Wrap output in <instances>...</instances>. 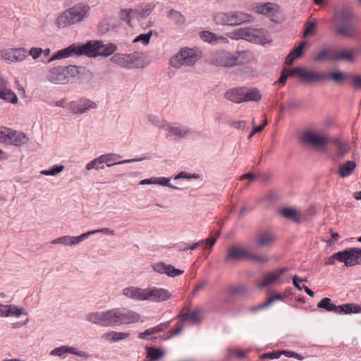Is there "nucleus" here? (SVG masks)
<instances>
[{
    "label": "nucleus",
    "mask_w": 361,
    "mask_h": 361,
    "mask_svg": "<svg viewBox=\"0 0 361 361\" xmlns=\"http://www.w3.org/2000/svg\"><path fill=\"white\" fill-rule=\"evenodd\" d=\"M141 316L127 307H115L110 310L92 312L86 314L85 320L102 327H114L135 324L140 322Z\"/></svg>",
    "instance_id": "obj_1"
},
{
    "label": "nucleus",
    "mask_w": 361,
    "mask_h": 361,
    "mask_svg": "<svg viewBox=\"0 0 361 361\" xmlns=\"http://www.w3.org/2000/svg\"><path fill=\"white\" fill-rule=\"evenodd\" d=\"M104 47V42L102 40H90L85 44H73L68 47L59 50L56 54L49 59L50 63L55 60L68 58L73 55L87 56L88 57L100 56V50Z\"/></svg>",
    "instance_id": "obj_2"
},
{
    "label": "nucleus",
    "mask_w": 361,
    "mask_h": 361,
    "mask_svg": "<svg viewBox=\"0 0 361 361\" xmlns=\"http://www.w3.org/2000/svg\"><path fill=\"white\" fill-rule=\"evenodd\" d=\"M90 11V7L88 5L77 4L60 14L56 18V24L58 27L62 28L78 23L88 18Z\"/></svg>",
    "instance_id": "obj_3"
},
{
    "label": "nucleus",
    "mask_w": 361,
    "mask_h": 361,
    "mask_svg": "<svg viewBox=\"0 0 361 361\" xmlns=\"http://www.w3.org/2000/svg\"><path fill=\"white\" fill-rule=\"evenodd\" d=\"M202 56L201 51L197 49H181L178 54L171 58L170 64L176 68L181 66H193Z\"/></svg>",
    "instance_id": "obj_4"
},
{
    "label": "nucleus",
    "mask_w": 361,
    "mask_h": 361,
    "mask_svg": "<svg viewBox=\"0 0 361 361\" xmlns=\"http://www.w3.org/2000/svg\"><path fill=\"white\" fill-rule=\"evenodd\" d=\"M78 73V68L75 66H57L48 71L47 79L54 84H66L70 78L76 76Z\"/></svg>",
    "instance_id": "obj_5"
},
{
    "label": "nucleus",
    "mask_w": 361,
    "mask_h": 361,
    "mask_svg": "<svg viewBox=\"0 0 361 361\" xmlns=\"http://www.w3.org/2000/svg\"><path fill=\"white\" fill-rule=\"evenodd\" d=\"M251 16L241 11L219 12L214 15L216 24L226 26H237L251 21Z\"/></svg>",
    "instance_id": "obj_6"
},
{
    "label": "nucleus",
    "mask_w": 361,
    "mask_h": 361,
    "mask_svg": "<svg viewBox=\"0 0 361 361\" xmlns=\"http://www.w3.org/2000/svg\"><path fill=\"white\" fill-rule=\"evenodd\" d=\"M335 260L344 262L346 267L361 264V249L353 247L336 252L331 256V259L326 262L325 264L332 265L335 263Z\"/></svg>",
    "instance_id": "obj_7"
},
{
    "label": "nucleus",
    "mask_w": 361,
    "mask_h": 361,
    "mask_svg": "<svg viewBox=\"0 0 361 361\" xmlns=\"http://www.w3.org/2000/svg\"><path fill=\"white\" fill-rule=\"evenodd\" d=\"M140 53L132 54L116 53L114 54L110 61L112 63L126 69H135L141 68L140 61Z\"/></svg>",
    "instance_id": "obj_8"
},
{
    "label": "nucleus",
    "mask_w": 361,
    "mask_h": 361,
    "mask_svg": "<svg viewBox=\"0 0 361 361\" xmlns=\"http://www.w3.org/2000/svg\"><path fill=\"white\" fill-rule=\"evenodd\" d=\"M207 61L211 65L221 68H233L235 66L234 53L224 49L212 52L209 56Z\"/></svg>",
    "instance_id": "obj_9"
},
{
    "label": "nucleus",
    "mask_w": 361,
    "mask_h": 361,
    "mask_svg": "<svg viewBox=\"0 0 361 361\" xmlns=\"http://www.w3.org/2000/svg\"><path fill=\"white\" fill-rule=\"evenodd\" d=\"M163 127L166 137L172 140H182L194 134L192 128L177 123H167Z\"/></svg>",
    "instance_id": "obj_10"
},
{
    "label": "nucleus",
    "mask_w": 361,
    "mask_h": 361,
    "mask_svg": "<svg viewBox=\"0 0 361 361\" xmlns=\"http://www.w3.org/2000/svg\"><path fill=\"white\" fill-rule=\"evenodd\" d=\"M97 108V104L95 102L85 97L68 103V109L73 114H83Z\"/></svg>",
    "instance_id": "obj_11"
},
{
    "label": "nucleus",
    "mask_w": 361,
    "mask_h": 361,
    "mask_svg": "<svg viewBox=\"0 0 361 361\" xmlns=\"http://www.w3.org/2000/svg\"><path fill=\"white\" fill-rule=\"evenodd\" d=\"M67 354L74 355L83 360H88L92 357L89 353L69 345H61L53 349L50 352V355L59 357L61 358H65Z\"/></svg>",
    "instance_id": "obj_12"
},
{
    "label": "nucleus",
    "mask_w": 361,
    "mask_h": 361,
    "mask_svg": "<svg viewBox=\"0 0 361 361\" xmlns=\"http://www.w3.org/2000/svg\"><path fill=\"white\" fill-rule=\"evenodd\" d=\"M329 73L324 71H314L303 68L301 72V80L305 83H319L326 81Z\"/></svg>",
    "instance_id": "obj_13"
},
{
    "label": "nucleus",
    "mask_w": 361,
    "mask_h": 361,
    "mask_svg": "<svg viewBox=\"0 0 361 361\" xmlns=\"http://www.w3.org/2000/svg\"><path fill=\"white\" fill-rule=\"evenodd\" d=\"M247 41L260 44H266L271 42L270 35L264 29H255L247 27Z\"/></svg>",
    "instance_id": "obj_14"
},
{
    "label": "nucleus",
    "mask_w": 361,
    "mask_h": 361,
    "mask_svg": "<svg viewBox=\"0 0 361 361\" xmlns=\"http://www.w3.org/2000/svg\"><path fill=\"white\" fill-rule=\"evenodd\" d=\"M302 141L307 145L319 147L326 145L329 141V137L324 135L307 130L301 136Z\"/></svg>",
    "instance_id": "obj_15"
},
{
    "label": "nucleus",
    "mask_w": 361,
    "mask_h": 361,
    "mask_svg": "<svg viewBox=\"0 0 361 361\" xmlns=\"http://www.w3.org/2000/svg\"><path fill=\"white\" fill-rule=\"evenodd\" d=\"M171 297V293L165 288L154 286L147 288L146 301L161 302L169 300Z\"/></svg>",
    "instance_id": "obj_16"
},
{
    "label": "nucleus",
    "mask_w": 361,
    "mask_h": 361,
    "mask_svg": "<svg viewBox=\"0 0 361 361\" xmlns=\"http://www.w3.org/2000/svg\"><path fill=\"white\" fill-rule=\"evenodd\" d=\"M122 295L127 299L133 301H146L147 288H142L134 286H127L123 288Z\"/></svg>",
    "instance_id": "obj_17"
},
{
    "label": "nucleus",
    "mask_w": 361,
    "mask_h": 361,
    "mask_svg": "<svg viewBox=\"0 0 361 361\" xmlns=\"http://www.w3.org/2000/svg\"><path fill=\"white\" fill-rule=\"evenodd\" d=\"M1 56L12 63H19L27 57L28 53L25 48L9 49L3 51Z\"/></svg>",
    "instance_id": "obj_18"
},
{
    "label": "nucleus",
    "mask_w": 361,
    "mask_h": 361,
    "mask_svg": "<svg viewBox=\"0 0 361 361\" xmlns=\"http://www.w3.org/2000/svg\"><path fill=\"white\" fill-rule=\"evenodd\" d=\"M248 250L240 245H231L227 249L225 262H230L247 259Z\"/></svg>",
    "instance_id": "obj_19"
},
{
    "label": "nucleus",
    "mask_w": 361,
    "mask_h": 361,
    "mask_svg": "<svg viewBox=\"0 0 361 361\" xmlns=\"http://www.w3.org/2000/svg\"><path fill=\"white\" fill-rule=\"evenodd\" d=\"M289 270V268L284 267L276 269L271 272L267 273L264 274L262 281L259 283V288H263L266 286L276 283L279 281V279Z\"/></svg>",
    "instance_id": "obj_20"
},
{
    "label": "nucleus",
    "mask_w": 361,
    "mask_h": 361,
    "mask_svg": "<svg viewBox=\"0 0 361 361\" xmlns=\"http://www.w3.org/2000/svg\"><path fill=\"white\" fill-rule=\"evenodd\" d=\"M102 157V159L104 161V164L107 167H111L114 165H118V164H123L127 163H133L136 161H141L145 158H139V159H125L123 161H116L117 159H120L121 156L118 154L115 153H106L101 155Z\"/></svg>",
    "instance_id": "obj_21"
},
{
    "label": "nucleus",
    "mask_w": 361,
    "mask_h": 361,
    "mask_svg": "<svg viewBox=\"0 0 361 361\" xmlns=\"http://www.w3.org/2000/svg\"><path fill=\"white\" fill-rule=\"evenodd\" d=\"M28 141L29 137L26 134L10 128L6 144L20 147L27 144Z\"/></svg>",
    "instance_id": "obj_22"
},
{
    "label": "nucleus",
    "mask_w": 361,
    "mask_h": 361,
    "mask_svg": "<svg viewBox=\"0 0 361 361\" xmlns=\"http://www.w3.org/2000/svg\"><path fill=\"white\" fill-rule=\"evenodd\" d=\"M202 310L200 307H196L190 312L189 310L186 312H181L178 317L181 318L183 322H190L192 324H200L202 320Z\"/></svg>",
    "instance_id": "obj_23"
},
{
    "label": "nucleus",
    "mask_w": 361,
    "mask_h": 361,
    "mask_svg": "<svg viewBox=\"0 0 361 361\" xmlns=\"http://www.w3.org/2000/svg\"><path fill=\"white\" fill-rule=\"evenodd\" d=\"M87 238L86 233H84L78 236L64 235L55 238L51 241V244H61L65 246H74Z\"/></svg>",
    "instance_id": "obj_24"
},
{
    "label": "nucleus",
    "mask_w": 361,
    "mask_h": 361,
    "mask_svg": "<svg viewBox=\"0 0 361 361\" xmlns=\"http://www.w3.org/2000/svg\"><path fill=\"white\" fill-rule=\"evenodd\" d=\"M152 269L159 274H166L167 276L174 277L183 273V270L176 269L173 266L163 262L152 264Z\"/></svg>",
    "instance_id": "obj_25"
},
{
    "label": "nucleus",
    "mask_w": 361,
    "mask_h": 361,
    "mask_svg": "<svg viewBox=\"0 0 361 361\" xmlns=\"http://www.w3.org/2000/svg\"><path fill=\"white\" fill-rule=\"evenodd\" d=\"M0 99L16 104L18 102V97L16 94L10 89L6 87V81L0 75Z\"/></svg>",
    "instance_id": "obj_26"
},
{
    "label": "nucleus",
    "mask_w": 361,
    "mask_h": 361,
    "mask_svg": "<svg viewBox=\"0 0 361 361\" xmlns=\"http://www.w3.org/2000/svg\"><path fill=\"white\" fill-rule=\"evenodd\" d=\"M200 35L202 41L213 45L219 43L228 44L229 42L227 37L222 35H217L209 31H202L200 32Z\"/></svg>",
    "instance_id": "obj_27"
},
{
    "label": "nucleus",
    "mask_w": 361,
    "mask_h": 361,
    "mask_svg": "<svg viewBox=\"0 0 361 361\" xmlns=\"http://www.w3.org/2000/svg\"><path fill=\"white\" fill-rule=\"evenodd\" d=\"M218 237H219V233H217L216 237H212L210 238L200 240L195 243H193L190 246H188L187 245L183 243L182 245H179V250L180 252H185L188 250H194L200 246H204V248L207 249V245H209V248L212 249V247L216 243V239Z\"/></svg>",
    "instance_id": "obj_28"
},
{
    "label": "nucleus",
    "mask_w": 361,
    "mask_h": 361,
    "mask_svg": "<svg viewBox=\"0 0 361 361\" xmlns=\"http://www.w3.org/2000/svg\"><path fill=\"white\" fill-rule=\"evenodd\" d=\"M245 87L232 88L225 92V97L234 103L244 102Z\"/></svg>",
    "instance_id": "obj_29"
},
{
    "label": "nucleus",
    "mask_w": 361,
    "mask_h": 361,
    "mask_svg": "<svg viewBox=\"0 0 361 361\" xmlns=\"http://www.w3.org/2000/svg\"><path fill=\"white\" fill-rule=\"evenodd\" d=\"M234 58L235 59V66L250 64L255 60L253 53L249 51L234 53Z\"/></svg>",
    "instance_id": "obj_30"
},
{
    "label": "nucleus",
    "mask_w": 361,
    "mask_h": 361,
    "mask_svg": "<svg viewBox=\"0 0 361 361\" xmlns=\"http://www.w3.org/2000/svg\"><path fill=\"white\" fill-rule=\"evenodd\" d=\"M280 214L287 219L291 220L295 223H300L301 221V214L298 209L295 207H284L279 211Z\"/></svg>",
    "instance_id": "obj_31"
},
{
    "label": "nucleus",
    "mask_w": 361,
    "mask_h": 361,
    "mask_svg": "<svg viewBox=\"0 0 361 361\" xmlns=\"http://www.w3.org/2000/svg\"><path fill=\"white\" fill-rule=\"evenodd\" d=\"M336 52L331 48H324L321 49L313 57V61L315 62H321L324 61H335Z\"/></svg>",
    "instance_id": "obj_32"
},
{
    "label": "nucleus",
    "mask_w": 361,
    "mask_h": 361,
    "mask_svg": "<svg viewBox=\"0 0 361 361\" xmlns=\"http://www.w3.org/2000/svg\"><path fill=\"white\" fill-rule=\"evenodd\" d=\"M334 18L337 22L338 25L351 23L353 15L347 8H342L334 13Z\"/></svg>",
    "instance_id": "obj_33"
},
{
    "label": "nucleus",
    "mask_w": 361,
    "mask_h": 361,
    "mask_svg": "<svg viewBox=\"0 0 361 361\" xmlns=\"http://www.w3.org/2000/svg\"><path fill=\"white\" fill-rule=\"evenodd\" d=\"M130 336L129 333L126 332H117L114 331H111L102 334V338L110 342H117L121 340H123L126 338H128Z\"/></svg>",
    "instance_id": "obj_34"
},
{
    "label": "nucleus",
    "mask_w": 361,
    "mask_h": 361,
    "mask_svg": "<svg viewBox=\"0 0 361 361\" xmlns=\"http://www.w3.org/2000/svg\"><path fill=\"white\" fill-rule=\"evenodd\" d=\"M356 163L354 161H347L341 165L338 169V175L341 178L350 176L356 168Z\"/></svg>",
    "instance_id": "obj_35"
},
{
    "label": "nucleus",
    "mask_w": 361,
    "mask_h": 361,
    "mask_svg": "<svg viewBox=\"0 0 361 361\" xmlns=\"http://www.w3.org/2000/svg\"><path fill=\"white\" fill-rule=\"evenodd\" d=\"M307 42L305 41L300 44V45L293 49L289 54L286 56V63L288 66L293 64V61L300 58L302 55L303 49L306 46Z\"/></svg>",
    "instance_id": "obj_36"
},
{
    "label": "nucleus",
    "mask_w": 361,
    "mask_h": 361,
    "mask_svg": "<svg viewBox=\"0 0 361 361\" xmlns=\"http://www.w3.org/2000/svg\"><path fill=\"white\" fill-rule=\"evenodd\" d=\"M275 240L272 234L268 232L262 233L258 235L257 238V244L261 247H269Z\"/></svg>",
    "instance_id": "obj_37"
},
{
    "label": "nucleus",
    "mask_w": 361,
    "mask_h": 361,
    "mask_svg": "<svg viewBox=\"0 0 361 361\" xmlns=\"http://www.w3.org/2000/svg\"><path fill=\"white\" fill-rule=\"evenodd\" d=\"M337 308L336 313L350 314L361 312V306L354 303H347L338 305Z\"/></svg>",
    "instance_id": "obj_38"
},
{
    "label": "nucleus",
    "mask_w": 361,
    "mask_h": 361,
    "mask_svg": "<svg viewBox=\"0 0 361 361\" xmlns=\"http://www.w3.org/2000/svg\"><path fill=\"white\" fill-rule=\"evenodd\" d=\"M244 102H259L262 99V95L257 88H247L245 87Z\"/></svg>",
    "instance_id": "obj_39"
},
{
    "label": "nucleus",
    "mask_w": 361,
    "mask_h": 361,
    "mask_svg": "<svg viewBox=\"0 0 361 361\" xmlns=\"http://www.w3.org/2000/svg\"><path fill=\"white\" fill-rule=\"evenodd\" d=\"M355 54V50L343 49L338 52H336L335 61H346L351 62L353 61Z\"/></svg>",
    "instance_id": "obj_40"
},
{
    "label": "nucleus",
    "mask_w": 361,
    "mask_h": 361,
    "mask_svg": "<svg viewBox=\"0 0 361 361\" xmlns=\"http://www.w3.org/2000/svg\"><path fill=\"white\" fill-rule=\"evenodd\" d=\"M156 4L153 2L141 4L137 6L140 18L148 17L155 8Z\"/></svg>",
    "instance_id": "obj_41"
},
{
    "label": "nucleus",
    "mask_w": 361,
    "mask_h": 361,
    "mask_svg": "<svg viewBox=\"0 0 361 361\" xmlns=\"http://www.w3.org/2000/svg\"><path fill=\"white\" fill-rule=\"evenodd\" d=\"M336 32L343 36L353 37L355 34V29L351 23L338 24L336 27Z\"/></svg>",
    "instance_id": "obj_42"
},
{
    "label": "nucleus",
    "mask_w": 361,
    "mask_h": 361,
    "mask_svg": "<svg viewBox=\"0 0 361 361\" xmlns=\"http://www.w3.org/2000/svg\"><path fill=\"white\" fill-rule=\"evenodd\" d=\"M329 78L335 83L341 85L348 78V76L345 72L336 70L329 73Z\"/></svg>",
    "instance_id": "obj_43"
},
{
    "label": "nucleus",
    "mask_w": 361,
    "mask_h": 361,
    "mask_svg": "<svg viewBox=\"0 0 361 361\" xmlns=\"http://www.w3.org/2000/svg\"><path fill=\"white\" fill-rule=\"evenodd\" d=\"M168 19L172 20L176 25H183L185 23V17L178 11L171 9L167 12Z\"/></svg>",
    "instance_id": "obj_44"
},
{
    "label": "nucleus",
    "mask_w": 361,
    "mask_h": 361,
    "mask_svg": "<svg viewBox=\"0 0 361 361\" xmlns=\"http://www.w3.org/2000/svg\"><path fill=\"white\" fill-rule=\"evenodd\" d=\"M284 299V296L277 294L276 295L270 297L265 302L262 303L256 307L252 308V312H256L259 310H262L269 307L273 302L277 300H283Z\"/></svg>",
    "instance_id": "obj_45"
},
{
    "label": "nucleus",
    "mask_w": 361,
    "mask_h": 361,
    "mask_svg": "<svg viewBox=\"0 0 361 361\" xmlns=\"http://www.w3.org/2000/svg\"><path fill=\"white\" fill-rule=\"evenodd\" d=\"M85 169L87 171H91L92 169L99 170L104 169V163L102 159V156H99L98 157L92 159L91 161L88 162L85 165Z\"/></svg>",
    "instance_id": "obj_46"
},
{
    "label": "nucleus",
    "mask_w": 361,
    "mask_h": 361,
    "mask_svg": "<svg viewBox=\"0 0 361 361\" xmlns=\"http://www.w3.org/2000/svg\"><path fill=\"white\" fill-rule=\"evenodd\" d=\"M317 307L320 309H324L328 312H337L338 306L331 303V299L329 298H323L318 304Z\"/></svg>",
    "instance_id": "obj_47"
},
{
    "label": "nucleus",
    "mask_w": 361,
    "mask_h": 361,
    "mask_svg": "<svg viewBox=\"0 0 361 361\" xmlns=\"http://www.w3.org/2000/svg\"><path fill=\"white\" fill-rule=\"evenodd\" d=\"M118 49L117 46L113 43L104 44L103 48L100 50V56L108 57L114 54Z\"/></svg>",
    "instance_id": "obj_48"
},
{
    "label": "nucleus",
    "mask_w": 361,
    "mask_h": 361,
    "mask_svg": "<svg viewBox=\"0 0 361 361\" xmlns=\"http://www.w3.org/2000/svg\"><path fill=\"white\" fill-rule=\"evenodd\" d=\"M247 27H241L239 29H237L230 33H228V37L235 40H238L240 39H245L247 40Z\"/></svg>",
    "instance_id": "obj_49"
},
{
    "label": "nucleus",
    "mask_w": 361,
    "mask_h": 361,
    "mask_svg": "<svg viewBox=\"0 0 361 361\" xmlns=\"http://www.w3.org/2000/svg\"><path fill=\"white\" fill-rule=\"evenodd\" d=\"M276 5L272 3H264L256 7V11L258 13L267 15L275 10Z\"/></svg>",
    "instance_id": "obj_50"
},
{
    "label": "nucleus",
    "mask_w": 361,
    "mask_h": 361,
    "mask_svg": "<svg viewBox=\"0 0 361 361\" xmlns=\"http://www.w3.org/2000/svg\"><path fill=\"white\" fill-rule=\"evenodd\" d=\"M8 317L15 316L19 317L22 314H25V310L23 307H18L14 305H7Z\"/></svg>",
    "instance_id": "obj_51"
},
{
    "label": "nucleus",
    "mask_w": 361,
    "mask_h": 361,
    "mask_svg": "<svg viewBox=\"0 0 361 361\" xmlns=\"http://www.w3.org/2000/svg\"><path fill=\"white\" fill-rule=\"evenodd\" d=\"M147 357L151 359V361H155L164 355V352L159 348H147Z\"/></svg>",
    "instance_id": "obj_52"
},
{
    "label": "nucleus",
    "mask_w": 361,
    "mask_h": 361,
    "mask_svg": "<svg viewBox=\"0 0 361 361\" xmlns=\"http://www.w3.org/2000/svg\"><path fill=\"white\" fill-rule=\"evenodd\" d=\"M154 185H159L161 186L169 187L172 189L179 190L180 188L177 186L171 185L170 183V178L166 177H154Z\"/></svg>",
    "instance_id": "obj_53"
},
{
    "label": "nucleus",
    "mask_w": 361,
    "mask_h": 361,
    "mask_svg": "<svg viewBox=\"0 0 361 361\" xmlns=\"http://www.w3.org/2000/svg\"><path fill=\"white\" fill-rule=\"evenodd\" d=\"M149 122L153 126L158 127L161 129L164 130L163 126L167 124L168 122L165 121H162L160 118L156 115L150 114L147 117Z\"/></svg>",
    "instance_id": "obj_54"
},
{
    "label": "nucleus",
    "mask_w": 361,
    "mask_h": 361,
    "mask_svg": "<svg viewBox=\"0 0 361 361\" xmlns=\"http://www.w3.org/2000/svg\"><path fill=\"white\" fill-rule=\"evenodd\" d=\"M247 259L253 260V261H256L259 263H266V262H269V258L266 255H257L255 253H252L249 250H248V255H247Z\"/></svg>",
    "instance_id": "obj_55"
},
{
    "label": "nucleus",
    "mask_w": 361,
    "mask_h": 361,
    "mask_svg": "<svg viewBox=\"0 0 361 361\" xmlns=\"http://www.w3.org/2000/svg\"><path fill=\"white\" fill-rule=\"evenodd\" d=\"M104 233V234H106L108 235H111V236L116 235V232L114 230L104 227V228H99L97 230L87 231V232H86V235L88 238L92 235H94L95 233Z\"/></svg>",
    "instance_id": "obj_56"
},
{
    "label": "nucleus",
    "mask_w": 361,
    "mask_h": 361,
    "mask_svg": "<svg viewBox=\"0 0 361 361\" xmlns=\"http://www.w3.org/2000/svg\"><path fill=\"white\" fill-rule=\"evenodd\" d=\"M152 34V31L145 34H140L134 39L133 42H141L144 45H146L149 42Z\"/></svg>",
    "instance_id": "obj_57"
},
{
    "label": "nucleus",
    "mask_w": 361,
    "mask_h": 361,
    "mask_svg": "<svg viewBox=\"0 0 361 361\" xmlns=\"http://www.w3.org/2000/svg\"><path fill=\"white\" fill-rule=\"evenodd\" d=\"M348 152L347 146L345 145H340L337 153L333 157L334 161H337L343 158Z\"/></svg>",
    "instance_id": "obj_58"
},
{
    "label": "nucleus",
    "mask_w": 361,
    "mask_h": 361,
    "mask_svg": "<svg viewBox=\"0 0 361 361\" xmlns=\"http://www.w3.org/2000/svg\"><path fill=\"white\" fill-rule=\"evenodd\" d=\"M317 25L314 22H310L307 25V27L303 33L304 37H307V35H313L316 31Z\"/></svg>",
    "instance_id": "obj_59"
},
{
    "label": "nucleus",
    "mask_w": 361,
    "mask_h": 361,
    "mask_svg": "<svg viewBox=\"0 0 361 361\" xmlns=\"http://www.w3.org/2000/svg\"><path fill=\"white\" fill-rule=\"evenodd\" d=\"M119 17L120 18L123 20V21H125L128 24H130L131 23V19H130V12H129V9H122L121 11H120V13H119Z\"/></svg>",
    "instance_id": "obj_60"
},
{
    "label": "nucleus",
    "mask_w": 361,
    "mask_h": 361,
    "mask_svg": "<svg viewBox=\"0 0 361 361\" xmlns=\"http://www.w3.org/2000/svg\"><path fill=\"white\" fill-rule=\"evenodd\" d=\"M302 70H303V67H295L293 68L289 69L287 71L286 75L288 77L293 76L295 75H297L298 77L301 79V72Z\"/></svg>",
    "instance_id": "obj_61"
},
{
    "label": "nucleus",
    "mask_w": 361,
    "mask_h": 361,
    "mask_svg": "<svg viewBox=\"0 0 361 361\" xmlns=\"http://www.w3.org/2000/svg\"><path fill=\"white\" fill-rule=\"evenodd\" d=\"M33 59H38L42 54V49L39 47H32L29 51H27Z\"/></svg>",
    "instance_id": "obj_62"
},
{
    "label": "nucleus",
    "mask_w": 361,
    "mask_h": 361,
    "mask_svg": "<svg viewBox=\"0 0 361 361\" xmlns=\"http://www.w3.org/2000/svg\"><path fill=\"white\" fill-rule=\"evenodd\" d=\"M10 128L6 127L0 128V142L6 144Z\"/></svg>",
    "instance_id": "obj_63"
},
{
    "label": "nucleus",
    "mask_w": 361,
    "mask_h": 361,
    "mask_svg": "<svg viewBox=\"0 0 361 361\" xmlns=\"http://www.w3.org/2000/svg\"><path fill=\"white\" fill-rule=\"evenodd\" d=\"M245 288L243 286H233L229 288V293L232 295H238L245 292Z\"/></svg>",
    "instance_id": "obj_64"
}]
</instances>
